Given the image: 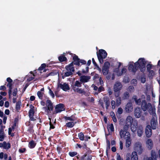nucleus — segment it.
I'll use <instances>...</instances> for the list:
<instances>
[{
	"label": "nucleus",
	"mask_w": 160,
	"mask_h": 160,
	"mask_svg": "<svg viewBox=\"0 0 160 160\" xmlns=\"http://www.w3.org/2000/svg\"><path fill=\"white\" fill-rule=\"evenodd\" d=\"M146 62L143 58H139L135 63L130 62L128 64V70L130 72L135 74L139 69L142 72H144L146 70Z\"/></svg>",
	"instance_id": "1"
},
{
	"label": "nucleus",
	"mask_w": 160,
	"mask_h": 160,
	"mask_svg": "<svg viewBox=\"0 0 160 160\" xmlns=\"http://www.w3.org/2000/svg\"><path fill=\"white\" fill-rule=\"evenodd\" d=\"M82 83L80 81L78 80H76L75 82L73 84H72L71 87L72 89L75 92L79 94H82L86 96H87L88 95L86 94L84 89L79 88V87H81Z\"/></svg>",
	"instance_id": "2"
},
{
	"label": "nucleus",
	"mask_w": 160,
	"mask_h": 160,
	"mask_svg": "<svg viewBox=\"0 0 160 160\" xmlns=\"http://www.w3.org/2000/svg\"><path fill=\"white\" fill-rule=\"evenodd\" d=\"M121 138H124L126 139V146L127 147H129L131 143V140L130 138V134L126 129H121L119 132Z\"/></svg>",
	"instance_id": "3"
},
{
	"label": "nucleus",
	"mask_w": 160,
	"mask_h": 160,
	"mask_svg": "<svg viewBox=\"0 0 160 160\" xmlns=\"http://www.w3.org/2000/svg\"><path fill=\"white\" fill-rule=\"evenodd\" d=\"M141 105V108L143 111H146L147 110L149 114L155 111V108H152V104L150 103H147L145 100L142 101Z\"/></svg>",
	"instance_id": "4"
},
{
	"label": "nucleus",
	"mask_w": 160,
	"mask_h": 160,
	"mask_svg": "<svg viewBox=\"0 0 160 160\" xmlns=\"http://www.w3.org/2000/svg\"><path fill=\"white\" fill-rule=\"evenodd\" d=\"M73 62H72L70 64L66 66L65 68L67 70L66 72H64V75L62 77L64 79L65 77H68L73 74L75 71V68L73 65Z\"/></svg>",
	"instance_id": "5"
},
{
	"label": "nucleus",
	"mask_w": 160,
	"mask_h": 160,
	"mask_svg": "<svg viewBox=\"0 0 160 160\" xmlns=\"http://www.w3.org/2000/svg\"><path fill=\"white\" fill-rule=\"evenodd\" d=\"M46 106L43 107L42 109L44 111L45 113L48 114L51 112L53 109V106L51 100L48 99L47 100Z\"/></svg>",
	"instance_id": "6"
},
{
	"label": "nucleus",
	"mask_w": 160,
	"mask_h": 160,
	"mask_svg": "<svg viewBox=\"0 0 160 160\" xmlns=\"http://www.w3.org/2000/svg\"><path fill=\"white\" fill-rule=\"evenodd\" d=\"M97 54L99 62L101 64L103 63V59H105L107 56L106 52L103 49H100L98 51V52H97Z\"/></svg>",
	"instance_id": "7"
},
{
	"label": "nucleus",
	"mask_w": 160,
	"mask_h": 160,
	"mask_svg": "<svg viewBox=\"0 0 160 160\" xmlns=\"http://www.w3.org/2000/svg\"><path fill=\"white\" fill-rule=\"evenodd\" d=\"M152 115V118L151 120V128L153 130L156 129L158 125L157 117L156 112L155 111L150 114Z\"/></svg>",
	"instance_id": "8"
},
{
	"label": "nucleus",
	"mask_w": 160,
	"mask_h": 160,
	"mask_svg": "<svg viewBox=\"0 0 160 160\" xmlns=\"http://www.w3.org/2000/svg\"><path fill=\"white\" fill-rule=\"evenodd\" d=\"M122 88V85L121 83L119 82H116L113 87V90L114 92V96L115 97L119 96L120 92Z\"/></svg>",
	"instance_id": "9"
},
{
	"label": "nucleus",
	"mask_w": 160,
	"mask_h": 160,
	"mask_svg": "<svg viewBox=\"0 0 160 160\" xmlns=\"http://www.w3.org/2000/svg\"><path fill=\"white\" fill-rule=\"evenodd\" d=\"M134 150L138 154H141L143 151L142 143L139 142H136L135 144Z\"/></svg>",
	"instance_id": "10"
},
{
	"label": "nucleus",
	"mask_w": 160,
	"mask_h": 160,
	"mask_svg": "<svg viewBox=\"0 0 160 160\" xmlns=\"http://www.w3.org/2000/svg\"><path fill=\"white\" fill-rule=\"evenodd\" d=\"M30 109L28 112V116L29 118V120L31 121H34L36 119L34 118L33 116L35 113L34 111V107L32 104L30 105Z\"/></svg>",
	"instance_id": "11"
},
{
	"label": "nucleus",
	"mask_w": 160,
	"mask_h": 160,
	"mask_svg": "<svg viewBox=\"0 0 160 160\" xmlns=\"http://www.w3.org/2000/svg\"><path fill=\"white\" fill-rule=\"evenodd\" d=\"M110 65V63L108 61L104 63L102 68V72L104 75L106 76L108 74Z\"/></svg>",
	"instance_id": "12"
},
{
	"label": "nucleus",
	"mask_w": 160,
	"mask_h": 160,
	"mask_svg": "<svg viewBox=\"0 0 160 160\" xmlns=\"http://www.w3.org/2000/svg\"><path fill=\"white\" fill-rule=\"evenodd\" d=\"M64 105L62 103H59L57 105L55 108V111L53 112L54 114H57L60 112L65 110Z\"/></svg>",
	"instance_id": "13"
},
{
	"label": "nucleus",
	"mask_w": 160,
	"mask_h": 160,
	"mask_svg": "<svg viewBox=\"0 0 160 160\" xmlns=\"http://www.w3.org/2000/svg\"><path fill=\"white\" fill-rule=\"evenodd\" d=\"M142 110L139 107L135 108L134 111V114L136 118H139L141 117L142 112Z\"/></svg>",
	"instance_id": "14"
},
{
	"label": "nucleus",
	"mask_w": 160,
	"mask_h": 160,
	"mask_svg": "<svg viewBox=\"0 0 160 160\" xmlns=\"http://www.w3.org/2000/svg\"><path fill=\"white\" fill-rule=\"evenodd\" d=\"M143 160H157V155L155 151L152 150L151 151V157H146L144 158Z\"/></svg>",
	"instance_id": "15"
},
{
	"label": "nucleus",
	"mask_w": 160,
	"mask_h": 160,
	"mask_svg": "<svg viewBox=\"0 0 160 160\" xmlns=\"http://www.w3.org/2000/svg\"><path fill=\"white\" fill-rule=\"evenodd\" d=\"M132 121L133 119L132 117L130 116H128L126 120L125 126L128 128L131 126L132 125Z\"/></svg>",
	"instance_id": "16"
},
{
	"label": "nucleus",
	"mask_w": 160,
	"mask_h": 160,
	"mask_svg": "<svg viewBox=\"0 0 160 160\" xmlns=\"http://www.w3.org/2000/svg\"><path fill=\"white\" fill-rule=\"evenodd\" d=\"M150 125H148L145 129V133L146 136L148 138H150L151 137L152 134V130Z\"/></svg>",
	"instance_id": "17"
},
{
	"label": "nucleus",
	"mask_w": 160,
	"mask_h": 160,
	"mask_svg": "<svg viewBox=\"0 0 160 160\" xmlns=\"http://www.w3.org/2000/svg\"><path fill=\"white\" fill-rule=\"evenodd\" d=\"M58 87L65 91H66L67 90L70 89L68 84L66 83H64L63 84L59 83L58 84Z\"/></svg>",
	"instance_id": "18"
},
{
	"label": "nucleus",
	"mask_w": 160,
	"mask_h": 160,
	"mask_svg": "<svg viewBox=\"0 0 160 160\" xmlns=\"http://www.w3.org/2000/svg\"><path fill=\"white\" fill-rule=\"evenodd\" d=\"M90 78L91 77L90 76L82 75L80 77V81L84 83L88 82Z\"/></svg>",
	"instance_id": "19"
},
{
	"label": "nucleus",
	"mask_w": 160,
	"mask_h": 160,
	"mask_svg": "<svg viewBox=\"0 0 160 160\" xmlns=\"http://www.w3.org/2000/svg\"><path fill=\"white\" fill-rule=\"evenodd\" d=\"M72 59L73 61V65H75L78 66H80V63H79L80 58H78V56L76 54H74V56L73 57Z\"/></svg>",
	"instance_id": "20"
},
{
	"label": "nucleus",
	"mask_w": 160,
	"mask_h": 160,
	"mask_svg": "<svg viewBox=\"0 0 160 160\" xmlns=\"http://www.w3.org/2000/svg\"><path fill=\"white\" fill-rule=\"evenodd\" d=\"M146 145L149 150H151L153 147V144L152 140L151 139H148L146 142Z\"/></svg>",
	"instance_id": "21"
},
{
	"label": "nucleus",
	"mask_w": 160,
	"mask_h": 160,
	"mask_svg": "<svg viewBox=\"0 0 160 160\" xmlns=\"http://www.w3.org/2000/svg\"><path fill=\"white\" fill-rule=\"evenodd\" d=\"M133 107L131 102H128L126 105L125 109L127 112H131L132 111Z\"/></svg>",
	"instance_id": "22"
},
{
	"label": "nucleus",
	"mask_w": 160,
	"mask_h": 160,
	"mask_svg": "<svg viewBox=\"0 0 160 160\" xmlns=\"http://www.w3.org/2000/svg\"><path fill=\"white\" fill-rule=\"evenodd\" d=\"M132 99L135 101L136 105H140L141 104V98L138 99V97L136 95H133L132 97Z\"/></svg>",
	"instance_id": "23"
},
{
	"label": "nucleus",
	"mask_w": 160,
	"mask_h": 160,
	"mask_svg": "<svg viewBox=\"0 0 160 160\" xmlns=\"http://www.w3.org/2000/svg\"><path fill=\"white\" fill-rule=\"evenodd\" d=\"M86 149V152L82 155L81 156V160H84L85 158L87 156V155H91L90 154L92 152V151L89 148H88Z\"/></svg>",
	"instance_id": "24"
},
{
	"label": "nucleus",
	"mask_w": 160,
	"mask_h": 160,
	"mask_svg": "<svg viewBox=\"0 0 160 160\" xmlns=\"http://www.w3.org/2000/svg\"><path fill=\"white\" fill-rule=\"evenodd\" d=\"M37 143L33 140L30 141L28 143V147L30 149L34 148L36 145Z\"/></svg>",
	"instance_id": "25"
},
{
	"label": "nucleus",
	"mask_w": 160,
	"mask_h": 160,
	"mask_svg": "<svg viewBox=\"0 0 160 160\" xmlns=\"http://www.w3.org/2000/svg\"><path fill=\"white\" fill-rule=\"evenodd\" d=\"M138 135L139 137L142 136L143 133V129L142 126H139L138 127L137 130Z\"/></svg>",
	"instance_id": "26"
},
{
	"label": "nucleus",
	"mask_w": 160,
	"mask_h": 160,
	"mask_svg": "<svg viewBox=\"0 0 160 160\" xmlns=\"http://www.w3.org/2000/svg\"><path fill=\"white\" fill-rule=\"evenodd\" d=\"M76 114H75L71 116L70 117H68L67 116H64V118L66 120H69L71 121H74L76 119V118L75 117Z\"/></svg>",
	"instance_id": "27"
},
{
	"label": "nucleus",
	"mask_w": 160,
	"mask_h": 160,
	"mask_svg": "<svg viewBox=\"0 0 160 160\" xmlns=\"http://www.w3.org/2000/svg\"><path fill=\"white\" fill-rule=\"evenodd\" d=\"M131 160H138L137 153L136 152H132L131 155Z\"/></svg>",
	"instance_id": "28"
},
{
	"label": "nucleus",
	"mask_w": 160,
	"mask_h": 160,
	"mask_svg": "<svg viewBox=\"0 0 160 160\" xmlns=\"http://www.w3.org/2000/svg\"><path fill=\"white\" fill-rule=\"evenodd\" d=\"M59 61L62 62L67 60V58L64 56V55H61L58 58Z\"/></svg>",
	"instance_id": "29"
},
{
	"label": "nucleus",
	"mask_w": 160,
	"mask_h": 160,
	"mask_svg": "<svg viewBox=\"0 0 160 160\" xmlns=\"http://www.w3.org/2000/svg\"><path fill=\"white\" fill-rule=\"evenodd\" d=\"M104 101L106 104V108L107 109H108L110 104V101L108 98H104Z\"/></svg>",
	"instance_id": "30"
},
{
	"label": "nucleus",
	"mask_w": 160,
	"mask_h": 160,
	"mask_svg": "<svg viewBox=\"0 0 160 160\" xmlns=\"http://www.w3.org/2000/svg\"><path fill=\"white\" fill-rule=\"evenodd\" d=\"M130 96L129 93L127 92H125L123 94L122 97V99L123 100L128 99Z\"/></svg>",
	"instance_id": "31"
},
{
	"label": "nucleus",
	"mask_w": 160,
	"mask_h": 160,
	"mask_svg": "<svg viewBox=\"0 0 160 160\" xmlns=\"http://www.w3.org/2000/svg\"><path fill=\"white\" fill-rule=\"evenodd\" d=\"M21 101H18L16 102V105L15 107V109L18 112L20 110V106L21 104Z\"/></svg>",
	"instance_id": "32"
},
{
	"label": "nucleus",
	"mask_w": 160,
	"mask_h": 160,
	"mask_svg": "<svg viewBox=\"0 0 160 160\" xmlns=\"http://www.w3.org/2000/svg\"><path fill=\"white\" fill-rule=\"evenodd\" d=\"M110 142L108 140L107 141V148H106V153L107 155H108V150H110Z\"/></svg>",
	"instance_id": "33"
},
{
	"label": "nucleus",
	"mask_w": 160,
	"mask_h": 160,
	"mask_svg": "<svg viewBox=\"0 0 160 160\" xmlns=\"http://www.w3.org/2000/svg\"><path fill=\"white\" fill-rule=\"evenodd\" d=\"M117 98L116 99V105L117 106H119L121 104V98L120 97H116Z\"/></svg>",
	"instance_id": "34"
},
{
	"label": "nucleus",
	"mask_w": 160,
	"mask_h": 160,
	"mask_svg": "<svg viewBox=\"0 0 160 160\" xmlns=\"http://www.w3.org/2000/svg\"><path fill=\"white\" fill-rule=\"evenodd\" d=\"M75 124L73 122H69L66 124V126L68 128H72L74 125Z\"/></svg>",
	"instance_id": "35"
},
{
	"label": "nucleus",
	"mask_w": 160,
	"mask_h": 160,
	"mask_svg": "<svg viewBox=\"0 0 160 160\" xmlns=\"http://www.w3.org/2000/svg\"><path fill=\"white\" fill-rule=\"evenodd\" d=\"M78 137L81 141L84 140V134L82 132H80L78 134Z\"/></svg>",
	"instance_id": "36"
},
{
	"label": "nucleus",
	"mask_w": 160,
	"mask_h": 160,
	"mask_svg": "<svg viewBox=\"0 0 160 160\" xmlns=\"http://www.w3.org/2000/svg\"><path fill=\"white\" fill-rule=\"evenodd\" d=\"M44 93L41 91H38L37 93V94L39 99L42 100V99Z\"/></svg>",
	"instance_id": "37"
},
{
	"label": "nucleus",
	"mask_w": 160,
	"mask_h": 160,
	"mask_svg": "<svg viewBox=\"0 0 160 160\" xmlns=\"http://www.w3.org/2000/svg\"><path fill=\"white\" fill-rule=\"evenodd\" d=\"M92 156L91 155H88L85 158L84 160H92ZM79 160H82L81 159V157H80Z\"/></svg>",
	"instance_id": "38"
},
{
	"label": "nucleus",
	"mask_w": 160,
	"mask_h": 160,
	"mask_svg": "<svg viewBox=\"0 0 160 160\" xmlns=\"http://www.w3.org/2000/svg\"><path fill=\"white\" fill-rule=\"evenodd\" d=\"M108 130H110L111 132L114 131V128L113 124L112 123H111L108 125Z\"/></svg>",
	"instance_id": "39"
},
{
	"label": "nucleus",
	"mask_w": 160,
	"mask_h": 160,
	"mask_svg": "<svg viewBox=\"0 0 160 160\" xmlns=\"http://www.w3.org/2000/svg\"><path fill=\"white\" fill-rule=\"evenodd\" d=\"M4 145L5 146L6 148H4L5 149H8L11 147V145L9 142L7 143L6 142H3Z\"/></svg>",
	"instance_id": "40"
},
{
	"label": "nucleus",
	"mask_w": 160,
	"mask_h": 160,
	"mask_svg": "<svg viewBox=\"0 0 160 160\" xmlns=\"http://www.w3.org/2000/svg\"><path fill=\"white\" fill-rule=\"evenodd\" d=\"M77 154L78 153L76 152H70L68 153V154L71 157H73Z\"/></svg>",
	"instance_id": "41"
},
{
	"label": "nucleus",
	"mask_w": 160,
	"mask_h": 160,
	"mask_svg": "<svg viewBox=\"0 0 160 160\" xmlns=\"http://www.w3.org/2000/svg\"><path fill=\"white\" fill-rule=\"evenodd\" d=\"M131 126H130L131 127V129L132 130V131L133 132H136V131L137 130V128H138V127H137V125H136V126L135 125H133Z\"/></svg>",
	"instance_id": "42"
},
{
	"label": "nucleus",
	"mask_w": 160,
	"mask_h": 160,
	"mask_svg": "<svg viewBox=\"0 0 160 160\" xmlns=\"http://www.w3.org/2000/svg\"><path fill=\"white\" fill-rule=\"evenodd\" d=\"M46 67V64L45 63H43L41 64L40 67L38 68V70L39 71H42L43 69L44 68H45Z\"/></svg>",
	"instance_id": "43"
},
{
	"label": "nucleus",
	"mask_w": 160,
	"mask_h": 160,
	"mask_svg": "<svg viewBox=\"0 0 160 160\" xmlns=\"http://www.w3.org/2000/svg\"><path fill=\"white\" fill-rule=\"evenodd\" d=\"M46 67V64L45 63H43L41 64L40 67L38 68V70L39 71H42L43 69L44 68H45Z\"/></svg>",
	"instance_id": "44"
},
{
	"label": "nucleus",
	"mask_w": 160,
	"mask_h": 160,
	"mask_svg": "<svg viewBox=\"0 0 160 160\" xmlns=\"http://www.w3.org/2000/svg\"><path fill=\"white\" fill-rule=\"evenodd\" d=\"M46 67V64L45 63H43L41 64L40 67L38 68V70L39 71H42L43 69L44 68H45Z\"/></svg>",
	"instance_id": "45"
},
{
	"label": "nucleus",
	"mask_w": 160,
	"mask_h": 160,
	"mask_svg": "<svg viewBox=\"0 0 160 160\" xmlns=\"http://www.w3.org/2000/svg\"><path fill=\"white\" fill-rule=\"evenodd\" d=\"M46 67V64L45 63H43L41 64L40 67L38 68V70L39 71H42L43 69L44 68H45Z\"/></svg>",
	"instance_id": "46"
},
{
	"label": "nucleus",
	"mask_w": 160,
	"mask_h": 160,
	"mask_svg": "<svg viewBox=\"0 0 160 160\" xmlns=\"http://www.w3.org/2000/svg\"><path fill=\"white\" fill-rule=\"evenodd\" d=\"M9 90H8V95L9 97V98H11V96L12 95V86L9 87Z\"/></svg>",
	"instance_id": "47"
},
{
	"label": "nucleus",
	"mask_w": 160,
	"mask_h": 160,
	"mask_svg": "<svg viewBox=\"0 0 160 160\" xmlns=\"http://www.w3.org/2000/svg\"><path fill=\"white\" fill-rule=\"evenodd\" d=\"M48 89L49 90V93L51 96L52 97V98H54L55 97L54 94V93H53V92L52 90L50 88L48 87Z\"/></svg>",
	"instance_id": "48"
},
{
	"label": "nucleus",
	"mask_w": 160,
	"mask_h": 160,
	"mask_svg": "<svg viewBox=\"0 0 160 160\" xmlns=\"http://www.w3.org/2000/svg\"><path fill=\"white\" fill-rule=\"evenodd\" d=\"M148 72H149V75L150 77H152L154 76L155 73L153 70H151Z\"/></svg>",
	"instance_id": "49"
},
{
	"label": "nucleus",
	"mask_w": 160,
	"mask_h": 160,
	"mask_svg": "<svg viewBox=\"0 0 160 160\" xmlns=\"http://www.w3.org/2000/svg\"><path fill=\"white\" fill-rule=\"evenodd\" d=\"M126 71L127 70L125 68H122V69L121 73H120L119 74V76H121L123 75V74L126 72Z\"/></svg>",
	"instance_id": "50"
},
{
	"label": "nucleus",
	"mask_w": 160,
	"mask_h": 160,
	"mask_svg": "<svg viewBox=\"0 0 160 160\" xmlns=\"http://www.w3.org/2000/svg\"><path fill=\"white\" fill-rule=\"evenodd\" d=\"M152 65L150 64H148L147 66V71L151 70L150 69L152 67Z\"/></svg>",
	"instance_id": "51"
},
{
	"label": "nucleus",
	"mask_w": 160,
	"mask_h": 160,
	"mask_svg": "<svg viewBox=\"0 0 160 160\" xmlns=\"http://www.w3.org/2000/svg\"><path fill=\"white\" fill-rule=\"evenodd\" d=\"M18 90L17 88H14L12 92V95L13 96H15L17 94Z\"/></svg>",
	"instance_id": "52"
},
{
	"label": "nucleus",
	"mask_w": 160,
	"mask_h": 160,
	"mask_svg": "<svg viewBox=\"0 0 160 160\" xmlns=\"http://www.w3.org/2000/svg\"><path fill=\"white\" fill-rule=\"evenodd\" d=\"M111 104L112 106V108L114 109L115 108V102L114 100H112L111 102Z\"/></svg>",
	"instance_id": "53"
},
{
	"label": "nucleus",
	"mask_w": 160,
	"mask_h": 160,
	"mask_svg": "<svg viewBox=\"0 0 160 160\" xmlns=\"http://www.w3.org/2000/svg\"><path fill=\"white\" fill-rule=\"evenodd\" d=\"M57 150L58 154H60L62 152V148L60 146H58L57 148Z\"/></svg>",
	"instance_id": "54"
},
{
	"label": "nucleus",
	"mask_w": 160,
	"mask_h": 160,
	"mask_svg": "<svg viewBox=\"0 0 160 160\" xmlns=\"http://www.w3.org/2000/svg\"><path fill=\"white\" fill-rule=\"evenodd\" d=\"M104 91V88L103 87L101 86L98 88V93H100L102 91Z\"/></svg>",
	"instance_id": "55"
},
{
	"label": "nucleus",
	"mask_w": 160,
	"mask_h": 160,
	"mask_svg": "<svg viewBox=\"0 0 160 160\" xmlns=\"http://www.w3.org/2000/svg\"><path fill=\"white\" fill-rule=\"evenodd\" d=\"M26 150L25 148H23L19 149V152L20 153H24Z\"/></svg>",
	"instance_id": "56"
},
{
	"label": "nucleus",
	"mask_w": 160,
	"mask_h": 160,
	"mask_svg": "<svg viewBox=\"0 0 160 160\" xmlns=\"http://www.w3.org/2000/svg\"><path fill=\"white\" fill-rule=\"evenodd\" d=\"M49 124L50 125L49 130H50L51 129H53L55 128V127L53 124H52L51 121H50L49 122Z\"/></svg>",
	"instance_id": "57"
},
{
	"label": "nucleus",
	"mask_w": 160,
	"mask_h": 160,
	"mask_svg": "<svg viewBox=\"0 0 160 160\" xmlns=\"http://www.w3.org/2000/svg\"><path fill=\"white\" fill-rule=\"evenodd\" d=\"M81 63L82 64H86V61L84 60L81 59H80L79 63Z\"/></svg>",
	"instance_id": "58"
},
{
	"label": "nucleus",
	"mask_w": 160,
	"mask_h": 160,
	"mask_svg": "<svg viewBox=\"0 0 160 160\" xmlns=\"http://www.w3.org/2000/svg\"><path fill=\"white\" fill-rule=\"evenodd\" d=\"M113 114L114 115L113 116H112V118L113 121L114 122H117V119L115 117L114 113L113 112Z\"/></svg>",
	"instance_id": "59"
},
{
	"label": "nucleus",
	"mask_w": 160,
	"mask_h": 160,
	"mask_svg": "<svg viewBox=\"0 0 160 160\" xmlns=\"http://www.w3.org/2000/svg\"><path fill=\"white\" fill-rule=\"evenodd\" d=\"M118 112L119 114H121L123 112L122 109L121 108H119L118 110Z\"/></svg>",
	"instance_id": "60"
},
{
	"label": "nucleus",
	"mask_w": 160,
	"mask_h": 160,
	"mask_svg": "<svg viewBox=\"0 0 160 160\" xmlns=\"http://www.w3.org/2000/svg\"><path fill=\"white\" fill-rule=\"evenodd\" d=\"M117 160H123L122 158H121L120 155L118 153H117Z\"/></svg>",
	"instance_id": "61"
},
{
	"label": "nucleus",
	"mask_w": 160,
	"mask_h": 160,
	"mask_svg": "<svg viewBox=\"0 0 160 160\" xmlns=\"http://www.w3.org/2000/svg\"><path fill=\"white\" fill-rule=\"evenodd\" d=\"M28 83H27L26 84L25 87L24 88H23L22 92H24V91H25L26 89L28 87Z\"/></svg>",
	"instance_id": "62"
},
{
	"label": "nucleus",
	"mask_w": 160,
	"mask_h": 160,
	"mask_svg": "<svg viewBox=\"0 0 160 160\" xmlns=\"http://www.w3.org/2000/svg\"><path fill=\"white\" fill-rule=\"evenodd\" d=\"M16 126V122H14V124H13L12 126V127H11V129H12V130L13 131L15 129V127Z\"/></svg>",
	"instance_id": "63"
},
{
	"label": "nucleus",
	"mask_w": 160,
	"mask_h": 160,
	"mask_svg": "<svg viewBox=\"0 0 160 160\" xmlns=\"http://www.w3.org/2000/svg\"><path fill=\"white\" fill-rule=\"evenodd\" d=\"M7 81L8 83H12V80L9 77L7 79Z\"/></svg>",
	"instance_id": "64"
}]
</instances>
